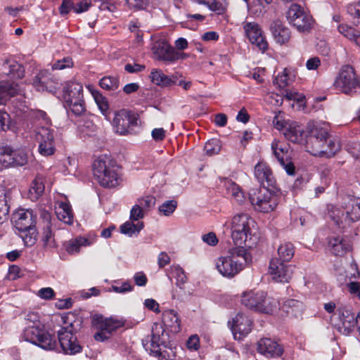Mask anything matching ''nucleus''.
Wrapping results in <instances>:
<instances>
[{
	"label": "nucleus",
	"mask_w": 360,
	"mask_h": 360,
	"mask_svg": "<svg viewBox=\"0 0 360 360\" xmlns=\"http://www.w3.org/2000/svg\"><path fill=\"white\" fill-rule=\"evenodd\" d=\"M307 151L314 156L331 158L340 150L338 140L329 136L328 130L323 124L310 121L307 124Z\"/></svg>",
	"instance_id": "1"
},
{
	"label": "nucleus",
	"mask_w": 360,
	"mask_h": 360,
	"mask_svg": "<svg viewBox=\"0 0 360 360\" xmlns=\"http://www.w3.org/2000/svg\"><path fill=\"white\" fill-rule=\"evenodd\" d=\"M256 224L248 214L234 215L231 220V237L237 247L252 248L257 242Z\"/></svg>",
	"instance_id": "2"
},
{
	"label": "nucleus",
	"mask_w": 360,
	"mask_h": 360,
	"mask_svg": "<svg viewBox=\"0 0 360 360\" xmlns=\"http://www.w3.org/2000/svg\"><path fill=\"white\" fill-rule=\"evenodd\" d=\"M251 260L250 254L244 247H236L217 259L216 268L223 276L233 278Z\"/></svg>",
	"instance_id": "3"
},
{
	"label": "nucleus",
	"mask_w": 360,
	"mask_h": 360,
	"mask_svg": "<svg viewBox=\"0 0 360 360\" xmlns=\"http://www.w3.org/2000/svg\"><path fill=\"white\" fill-rule=\"evenodd\" d=\"M93 173L95 179L103 187L114 188L118 186L121 179L117 169L107 155H100L93 162Z\"/></svg>",
	"instance_id": "4"
},
{
	"label": "nucleus",
	"mask_w": 360,
	"mask_h": 360,
	"mask_svg": "<svg viewBox=\"0 0 360 360\" xmlns=\"http://www.w3.org/2000/svg\"><path fill=\"white\" fill-rule=\"evenodd\" d=\"M329 217L340 228H345L360 220V199L349 198L345 206H333Z\"/></svg>",
	"instance_id": "5"
},
{
	"label": "nucleus",
	"mask_w": 360,
	"mask_h": 360,
	"mask_svg": "<svg viewBox=\"0 0 360 360\" xmlns=\"http://www.w3.org/2000/svg\"><path fill=\"white\" fill-rule=\"evenodd\" d=\"M62 319L64 326L57 331V335L63 353L67 355L80 353L82 347L75 335L77 328L75 326V321L70 320L68 316H63Z\"/></svg>",
	"instance_id": "6"
},
{
	"label": "nucleus",
	"mask_w": 360,
	"mask_h": 360,
	"mask_svg": "<svg viewBox=\"0 0 360 360\" xmlns=\"http://www.w3.org/2000/svg\"><path fill=\"white\" fill-rule=\"evenodd\" d=\"M63 98L65 106L75 115H81L85 111L83 86L76 81L66 82L63 85Z\"/></svg>",
	"instance_id": "7"
},
{
	"label": "nucleus",
	"mask_w": 360,
	"mask_h": 360,
	"mask_svg": "<svg viewBox=\"0 0 360 360\" xmlns=\"http://www.w3.org/2000/svg\"><path fill=\"white\" fill-rule=\"evenodd\" d=\"M241 303L245 307L263 313H271L277 307L276 299L268 297L264 291L244 292L241 297Z\"/></svg>",
	"instance_id": "8"
},
{
	"label": "nucleus",
	"mask_w": 360,
	"mask_h": 360,
	"mask_svg": "<svg viewBox=\"0 0 360 360\" xmlns=\"http://www.w3.org/2000/svg\"><path fill=\"white\" fill-rule=\"evenodd\" d=\"M249 200L256 211L264 213L273 211L278 205L277 196L268 188L252 189Z\"/></svg>",
	"instance_id": "9"
},
{
	"label": "nucleus",
	"mask_w": 360,
	"mask_h": 360,
	"mask_svg": "<svg viewBox=\"0 0 360 360\" xmlns=\"http://www.w3.org/2000/svg\"><path fill=\"white\" fill-rule=\"evenodd\" d=\"M335 89L345 94H352L360 89V79L355 73L354 69L350 65H344L335 80Z\"/></svg>",
	"instance_id": "10"
},
{
	"label": "nucleus",
	"mask_w": 360,
	"mask_h": 360,
	"mask_svg": "<svg viewBox=\"0 0 360 360\" xmlns=\"http://www.w3.org/2000/svg\"><path fill=\"white\" fill-rule=\"evenodd\" d=\"M152 52L156 60L164 62L165 64H172L179 59H184L186 55L175 50L165 40H158L152 46Z\"/></svg>",
	"instance_id": "11"
},
{
	"label": "nucleus",
	"mask_w": 360,
	"mask_h": 360,
	"mask_svg": "<svg viewBox=\"0 0 360 360\" xmlns=\"http://www.w3.org/2000/svg\"><path fill=\"white\" fill-rule=\"evenodd\" d=\"M287 19L300 32H308L312 28V17L298 4L290 6L287 13Z\"/></svg>",
	"instance_id": "12"
},
{
	"label": "nucleus",
	"mask_w": 360,
	"mask_h": 360,
	"mask_svg": "<svg viewBox=\"0 0 360 360\" xmlns=\"http://www.w3.org/2000/svg\"><path fill=\"white\" fill-rule=\"evenodd\" d=\"M35 140L39 144V153L45 157L56 151L55 131L49 126H40L36 129Z\"/></svg>",
	"instance_id": "13"
},
{
	"label": "nucleus",
	"mask_w": 360,
	"mask_h": 360,
	"mask_svg": "<svg viewBox=\"0 0 360 360\" xmlns=\"http://www.w3.org/2000/svg\"><path fill=\"white\" fill-rule=\"evenodd\" d=\"M339 322L336 323L338 330L343 335L350 334L358 324L357 316L348 307H342L338 309Z\"/></svg>",
	"instance_id": "14"
},
{
	"label": "nucleus",
	"mask_w": 360,
	"mask_h": 360,
	"mask_svg": "<svg viewBox=\"0 0 360 360\" xmlns=\"http://www.w3.org/2000/svg\"><path fill=\"white\" fill-rule=\"evenodd\" d=\"M137 124L136 117L125 109L115 112L112 126L116 133L126 135L130 132V127Z\"/></svg>",
	"instance_id": "15"
},
{
	"label": "nucleus",
	"mask_w": 360,
	"mask_h": 360,
	"mask_svg": "<svg viewBox=\"0 0 360 360\" xmlns=\"http://www.w3.org/2000/svg\"><path fill=\"white\" fill-rule=\"evenodd\" d=\"M269 273L275 281L288 283L292 278L293 267L278 259H272L269 262Z\"/></svg>",
	"instance_id": "16"
},
{
	"label": "nucleus",
	"mask_w": 360,
	"mask_h": 360,
	"mask_svg": "<svg viewBox=\"0 0 360 360\" xmlns=\"http://www.w3.org/2000/svg\"><path fill=\"white\" fill-rule=\"evenodd\" d=\"M124 323L122 320L112 318L101 319L96 323L97 331L94 333V338L97 341L103 342L110 338L111 333L122 327Z\"/></svg>",
	"instance_id": "17"
},
{
	"label": "nucleus",
	"mask_w": 360,
	"mask_h": 360,
	"mask_svg": "<svg viewBox=\"0 0 360 360\" xmlns=\"http://www.w3.org/2000/svg\"><path fill=\"white\" fill-rule=\"evenodd\" d=\"M246 37L251 44L264 53L269 48V44L262 34V31L259 25L256 22H247L243 26Z\"/></svg>",
	"instance_id": "18"
},
{
	"label": "nucleus",
	"mask_w": 360,
	"mask_h": 360,
	"mask_svg": "<svg viewBox=\"0 0 360 360\" xmlns=\"http://www.w3.org/2000/svg\"><path fill=\"white\" fill-rule=\"evenodd\" d=\"M11 221L19 231H26L29 228L35 226V216L31 210L20 209L13 214Z\"/></svg>",
	"instance_id": "19"
},
{
	"label": "nucleus",
	"mask_w": 360,
	"mask_h": 360,
	"mask_svg": "<svg viewBox=\"0 0 360 360\" xmlns=\"http://www.w3.org/2000/svg\"><path fill=\"white\" fill-rule=\"evenodd\" d=\"M252 321L243 314L238 313L232 320L231 330L236 340H240L252 330Z\"/></svg>",
	"instance_id": "20"
},
{
	"label": "nucleus",
	"mask_w": 360,
	"mask_h": 360,
	"mask_svg": "<svg viewBox=\"0 0 360 360\" xmlns=\"http://www.w3.org/2000/svg\"><path fill=\"white\" fill-rule=\"evenodd\" d=\"M257 352L266 357H279L283 352V347L270 338H262L257 344Z\"/></svg>",
	"instance_id": "21"
},
{
	"label": "nucleus",
	"mask_w": 360,
	"mask_h": 360,
	"mask_svg": "<svg viewBox=\"0 0 360 360\" xmlns=\"http://www.w3.org/2000/svg\"><path fill=\"white\" fill-rule=\"evenodd\" d=\"M255 176L262 185V188L274 187L276 179L269 167L264 162H259L255 167Z\"/></svg>",
	"instance_id": "22"
},
{
	"label": "nucleus",
	"mask_w": 360,
	"mask_h": 360,
	"mask_svg": "<svg viewBox=\"0 0 360 360\" xmlns=\"http://www.w3.org/2000/svg\"><path fill=\"white\" fill-rule=\"evenodd\" d=\"M270 30L274 40L278 44H285L289 41L291 32L289 28L285 27L281 21L274 20L270 26Z\"/></svg>",
	"instance_id": "23"
},
{
	"label": "nucleus",
	"mask_w": 360,
	"mask_h": 360,
	"mask_svg": "<svg viewBox=\"0 0 360 360\" xmlns=\"http://www.w3.org/2000/svg\"><path fill=\"white\" fill-rule=\"evenodd\" d=\"M303 133V127L295 122H286L283 132L285 137L293 143H300Z\"/></svg>",
	"instance_id": "24"
},
{
	"label": "nucleus",
	"mask_w": 360,
	"mask_h": 360,
	"mask_svg": "<svg viewBox=\"0 0 360 360\" xmlns=\"http://www.w3.org/2000/svg\"><path fill=\"white\" fill-rule=\"evenodd\" d=\"M42 217L44 220V231L41 238L43 245L46 248H53L56 246L51 229V214L48 212H44Z\"/></svg>",
	"instance_id": "25"
},
{
	"label": "nucleus",
	"mask_w": 360,
	"mask_h": 360,
	"mask_svg": "<svg viewBox=\"0 0 360 360\" xmlns=\"http://www.w3.org/2000/svg\"><path fill=\"white\" fill-rule=\"evenodd\" d=\"M226 194L237 202L241 204L245 200V196L240 186L230 179H224L223 185Z\"/></svg>",
	"instance_id": "26"
},
{
	"label": "nucleus",
	"mask_w": 360,
	"mask_h": 360,
	"mask_svg": "<svg viewBox=\"0 0 360 360\" xmlns=\"http://www.w3.org/2000/svg\"><path fill=\"white\" fill-rule=\"evenodd\" d=\"M329 246L333 254L343 256L351 248L349 241L343 237H333L329 240Z\"/></svg>",
	"instance_id": "27"
},
{
	"label": "nucleus",
	"mask_w": 360,
	"mask_h": 360,
	"mask_svg": "<svg viewBox=\"0 0 360 360\" xmlns=\"http://www.w3.org/2000/svg\"><path fill=\"white\" fill-rule=\"evenodd\" d=\"M180 319L176 311L173 309L165 311L162 314L164 326L169 328L173 333H179L181 330Z\"/></svg>",
	"instance_id": "28"
},
{
	"label": "nucleus",
	"mask_w": 360,
	"mask_h": 360,
	"mask_svg": "<svg viewBox=\"0 0 360 360\" xmlns=\"http://www.w3.org/2000/svg\"><path fill=\"white\" fill-rule=\"evenodd\" d=\"M167 340L165 329L162 323H154L151 329V338L150 340V347L155 345L166 344Z\"/></svg>",
	"instance_id": "29"
},
{
	"label": "nucleus",
	"mask_w": 360,
	"mask_h": 360,
	"mask_svg": "<svg viewBox=\"0 0 360 360\" xmlns=\"http://www.w3.org/2000/svg\"><path fill=\"white\" fill-rule=\"evenodd\" d=\"M19 91L20 88L18 84L9 81L0 82V95L4 103L17 95Z\"/></svg>",
	"instance_id": "30"
},
{
	"label": "nucleus",
	"mask_w": 360,
	"mask_h": 360,
	"mask_svg": "<svg viewBox=\"0 0 360 360\" xmlns=\"http://www.w3.org/2000/svg\"><path fill=\"white\" fill-rule=\"evenodd\" d=\"M56 214L58 219L67 224H72L73 222V213L71 206L65 202H58L56 207Z\"/></svg>",
	"instance_id": "31"
},
{
	"label": "nucleus",
	"mask_w": 360,
	"mask_h": 360,
	"mask_svg": "<svg viewBox=\"0 0 360 360\" xmlns=\"http://www.w3.org/2000/svg\"><path fill=\"white\" fill-rule=\"evenodd\" d=\"M45 189L44 179L41 174H37L32 181L29 189V198L32 201H35L39 198L44 193Z\"/></svg>",
	"instance_id": "32"
},
{
	"label": "nucleus",
	"mask_w": 360,
	"mask_h": 360,
	"mask_svg": "<svg viewBox=\"0 0 360 360\" xmlns=\"http://www.w3.org/2000/svg\"><path fill=\"white\" fill-rule=\"evenodd\" d=\"M3 66L9 69L6 74L13 79H22L25 76L24 67L11 58L4 60Z\"/></svg>",
	"instance_id": "33"
},
{
	"label": "nucleus",
	"mask_w": 360,
	"mask_h": 360,
	"mask_svg": "<svg viewBox=\"0 0 360 360\" xmlns=\"http://www.w3.org/2000/svg\"><path fill=\"white\" fill-rule=\"evenodd\" d=\"M35 345L45 350H54L57 347V342L54 337L44 329L40 333Z\"/></svg>",
	"instance_id": "34"
},
{
	"label": "nucleus",
	"mask_w": 360,
	"mask_h": 360,
	"mask_svg": "<svg viewBox=\"0 0 360 360\" xmlns=\"http://www.w3.org/2000/svg\"><path fill=\"white\" fill-rule=\"evenodd\" d=\"M150 353L160 360H171L175 356L174 352L170 347H167L166 344L155 345L149 348Z\"/></svg>",
	"instance_id": "35"
},
{
	"label": "nucleus",
	"mask_w": 360,
	"mask_h": 360,
	"mask_svg": "<svg viewBox=\"0 0 360 360\" xmlns=\"http://www.w3.org/2000/svg\"><path fill=\"white\" fill-rule=\"evenodd\" d=\"M151 82L155 85L160 86H169L175 84V81L167 75H165L162 70L153 69L150 73Z\"/></svg>",
	"instance_id": "36"
},
{
	"label": "nucleus",
	"mask_w": 360,
	"mask_h": 360,
	"mask_svg": "<svg viewBox=\"0 0 360 360\" xmlns=\"http://www.w3.org/2000/svg\"><path fill=\"white\" fill-rule=\"evenodd\" d=\"M277 252L278 257H275L274 259H278L280 261L288 262L294 256V245L291 243H281L278 248Z\"/></svg>",
	"instance_id": "37"
},
{
	"label": "nucleus",
	"mask_w": 360,
	"mask_h": 360,
	"mask_svg": "<svg viewBox=\"0 0 360 360\" xmlns=\"http://www.w3.org/2000/svg\"><path fill=\"white\" fill-rule=\"evenodd\" d=\"M51 73L47 70H41L33 79V86L39 91H45L47 84L51 79Z\"/></svg>",
	"instance_id": "38"
},
{
	"label": "nucleus",
	"mask_w": 360,
	"mask_h": 360,
	"mask_svg": "<svg viewBox=\"0 0 360 360\" xmlns=\"http://www.w3.org/2000/svg\"><path fill=\"white\" fill-rule=\"evenodd\" d=\"M338 31L350 41H354L357 46H360V31L346 24H341L338 26Z\"/></svg>",
	"instance_id": "39"
},
{
	"label": "nucleus",
	"mask_w": 360,
	"mask_h": 360,
	"mask_svg": "<svg viewBox=\"0 0 360 360\" xmlns=\"http://www.w3.org/2000/svg\"><path fill=\"white\" fill-rule=\"evenodd\" d=\"M282 308L286 314L297 316L301 314L303 309V305L302 303L298 300L288 299L285 301Z\"/></svg>",
	"instance_id": "40"
},
{
	"label": "nucleus",
	"mask_w": 360,
	"mask_h": 360,
	"mask_svg": "<svg viewBox=\"0 0 360 360\" xmlns=\"http://www.w3.org/2000/svg\"><path fill=\"white\" fill-rule=\"evenodd\" d=\"M9 206L6 196V190L0 188V224L7 221L8 219Z\"/></svg>",
	"instance_id": "41"
},
{
	"label": "nucleus",
	"mask_w": 360,
	"mask_h": 360,
	"mask_svg": "<svg viewBox=\"0 0 360 360\" xmlns=\"http://www.w3.org/2000/svg\"><path fill=\"white\" fill-rule=\"evenodd\" d=\"M91 94L96 103L98 108L101 111L102 114L106 117H108L109 104L105 97H104L98 91H91Z\"/></svg>",
	"instance_id": "42"
},
{
	"label": "nucleus",
	"mask_w": 360,
	"mask_h": 360,
	"mask_svg": "<svg viewBox=\"0 0 360 360\" xmlns=\"http://www.w3.org/2000/svg\"><path fill=\"white\" fill-rule=\"evenodd\" d=\"M42 330L39 326H29L24 330L23 338L26 341L35 345Z\"/></svg>",
	"instance_id": "43"
},
{
	"label": "nucleus",
	"mask_w": 360,
	"mask_h": 360,
	"mask_svg": "<svg viewBox=\"0 0 360 360\" xmlns=\"http://www.w3.org/2000/svg\"><path fill=\"white\" fill-rule=\"evenodd\" d=\"M20 236L26 246H32L37 241V230L35 226L29 228L26 231H20Z\"/></svg>",
	"instance_id": "44"
},
{
	"label": "nucleus",
	"mask_w": 360,
	"mask_h": 360,
	"mask_svg": "<svg viewBox=\"0 0 360 360\" xmlns=\"http://www.w3.org/2000/svg\"><path fill=\"white\" fill-rule=\"evenodd\" d=\"M87 241V239L81 237L70 240L66 245V250L72 255L78 253L81 246L86 245Z\"/></svg>",
	"instance_id": "45"
},
{
	"label": "nucleus",
	"mask_w": 360,
	"mask_h": 360,
	"mask_svg": "<svg viewBox=\"0 0 360 360\" xmlns=\"http://www.w3.org/2000/svg\"><path fill=\"white\" fill-rule=\"evenodd\" d=\"M100 86L107 91H115L119 87V79L115 77H103L99 81Z\"/></svg>",
	"instance_id": "46"
},
{
	"label": "nucleus",
	"mask_w": 360,
	"mask_h": 360,
	"mask_svg": "<svg viewBox=\"0 0 360 360\" xmlns=\"http://www.w3.org/2000/svg\"><path fill=\"white\" fill-rule=\"evenodd\" d=\"M143 228V222L134 224L131 221H127L120 226V231L122 233L131 236L134 233H139Z\"/></svg>",
	"instance_id": "47"
},
{
	"label": "nucleus",
	"mask_w": 360,
	"mask_h": 360,
	"mask_svg": "<svg viewBox=\"0 0 360 360\" xmlns=\"http://www.w3.org/2000/svg\"><path fill=\"white\" fill-rule=\"evenodd\" d=\"M271 149L279 163H283V160L287 158L288 150L277 140H274L271 143Z\"/></svg>",
	"instance_id": "48"
},
{
	"label": "nucleus",
	"mask_w": 360,
	"mask_h": 360,
	"mask_svg": "<svg viewBox=\"0 0 360 360\" xmlns=\"http://www.w3.org/2000/svg\"><path fill=\"white\" fill-rule=\"evenodd\" d=\"M30 116L34 122H39L41 126H49L51 120L48 117L46 113L40 110H34L30 112Z\"/></svg>",
	"instance_id": "49"
},
{
	"label": "nucleus",
	"mask_w": 360,
	"mask_h": 360,
	"mask_svg": "<svg viewBox=\"0 0 360 360\" xmlns=\"http://www.w3.org/2000/svg\"><path fill=\"white\" fill-rule=\"evenodd\" d=\"M12 167L23 166L27 162V154L23 150H13Z\"/></svg>",
	"instance_id": "50"
},
{
	"label": "nucleus",
	"mask_w": 360,
	"mask_h": 360,
	"mask_svg": "<svg viewBox=\"0 0 360 360\" xmlns=\"http://www.w3.org/2000/svg\"><path fill=\"white\" fill-rule=\"evenodd\" d=\"M13 149L8 146L0 147V162L5 167L12 166Z\"/></svg>",
	"instance_id": "51"
},
{
	"label": "nucleus",
	"mask_w": 360,
	"mask_h": 360,
	"mask_svg": "<svg viewBox=\"0 0 360 360\" xmlns=\"http://www.w3.org/2000/svg\"><path fill=\"white\" fill-rule=\"evenodd\" d=\"M227 5L228 3L226 2V0H211L206 6L210 11L215 12L217 14L221 15L226 11Z\"/></svg>",
	"instance_id": "52"
},
{
	"label": "nucleus",
	"mask_w": 360,
	"mask_h": 360,
	"mask_svg": "<svg viewBox=\"0 0 360 360\" xmlns=\"http://www.w3.org/2000/svg\"><path fill=\"white\" fill-rule=\"evenodd\" d=\"M204 150L210 156L219 153L221 150L219 141L216 139L208 141L205 145Z\"/></svg>",
	"instance_id": "53"
},
{
	"label": "nucleus",
	"mask_w": 360,
	"mask_h": 360,
	"mask_svg": "<svg viewBox=\"0 0 360 360\" xmlns=\"http://www.w3.org/2000/svg\"><path fill=\"white\" fill-rule=\"evenodd\" d=\"M177 202L176 200H167L159 207V211L165 216H169L176 210Z\"/></svg>",
	"instance_id": "54"
},
{
	"label": "nucleus",
	"mask_w": 360,
	"mask_h": 360,
	"mask_svg": "<svg viewBox=\"0 0 360 360\" xmlns=\"http://www.w3.org/2000/svg\"><path fill=\"white\" fill-rule=\"evenodd\" d=\"M173 275L176 280V285L181 288V285H184L187 281L186 275L181 267L176 266L172 268Z\"/></svg>",
	"instance_id": "55"
},
{
	"label": "nucleus",
	"mask_w": 360,
	"mask_h": 360,
	"mask_svg": "<svg viewBox=\"0 0 360 360\" xmlns=\"http://www.w3.org/2000/svg\"><path fill=\"white\" fill-rule=\"evenodd\" d=\"M10 128V115L0 109V131H6Z\"/></svg>",
	"instance_id": "56"
},
{
	"label": "nucleus",
	"mask_w": 360,
	"mask_h": 360,
	"mask_svg": "<svg viewBox=\"0 0 360 360\" xmlns=\"http://www.w3.org/2000/svg\"><path fill=\"white\" fill-rule=\"evenodd\" d=\"M347 12L353 18H360V1L349 4L347 6Z\"/></svg>",
	"instance_id": "57"
},
{
	"label": "nucleus",
	"mask_w": 360,
	"mask_h": 360,
	"mask_svg": "<svg viewBox=\"0 0 360 360\" xmlns=\"http://www.w3.org/2000/svg\"><path fill=\"white\" fill-rule=\"evenodd\" d=\"M72 65L73 63L70 58H65L54 63L52 65V70H63L72 67Z\"/></svg>",
	"instance_id": "58"
},
{
	"label": "nucleus",
	"mask_w": 360,
	"mask_h": 360,
	"mask_svg": "<svg viewBox=\"0 0 360 360\" xmlns=\"http://www.w3.org/2000/svg\"><path fill=\"white\" fill-rule=\"evenodd\" d=\"M274 84L278 85L279 88H285L288 85V77L285 71L278 74L274 80Z\"/></svg>",
	"instance_id": "59"
},
{
	"label": "nucleus",
	"mask_w": 360,
	"mask_h": 360,
	"mask_svg": "<svg viewBox=\"0 0 360 360\" xmlns=\"http://www.w3.org/2000/svg\"><path fill=\"white\" fill-rule=\"evenodd\" d=\"M144 217L143 210L141 207V205H135L133 206L130 213V219L131 221H138Z\"/></svg>",
	"instance_id": "60"
},
{
	"label": "nucleus",
	"mask_w": 360,
	"mask_h": 360,
	"mask_svg": "<svg viewBox=\"0 0 360 360\" xmlns=\"http://www.w3.org/2000/svg\"><path fill=\"white\" fill-rule=\"evenodd\" d=\"M46 86L47 88H46L45 91L54 94L60 89V83L59 82L58 79L52 75Z\"/></svg>",
	"instance_id": "61"
},
{
	"label": "nucleus",
	"mask_w": 360,
	"mask_h": 360,
	"mask_svg": "<svg viewBox=\"0 0 360 360\" xmlns=\"http://www.w3.org/2000/svg\"><path fill=\"white\" fill-rule=\"evenodd\" d=\"M91 5V0H82L75 5L73 11L77 13H81L86 11Z\"/></svg>",
	"instance_id": "62"
},
{
	"label": "nucleus",
	"mask_w": 360,
	"mask_h": 360,
	"mask_svg": "<svg viewBox=\"0 0 360 360\" xmlns=\"http://www.w3.org/2000/svg\"><path fill=\"white\" fill-rule=\"evenodd\" d=\"M155 198L151 196H146L141 199L139 200V205H141V207L143 210L148 209L153 207L155 205Z\"/></svg>",
	"instance_id": "63"
},
{
	"label": "nucleus",
	"mask_w": 360,
	"mask_h": 360,
	"mask_svg": "<svg viewBox=\"0 0 360 360\" xmlns=\"http://www.w3.org/2000/svg\"><path fill=\"white\" fill-rule=\"evenodd\" d=\"M188 349L191 350H197L200 347V340L198 335H191L186 342Z\"/></svg>",
	"instance_id": "64"
}]
</instances>
